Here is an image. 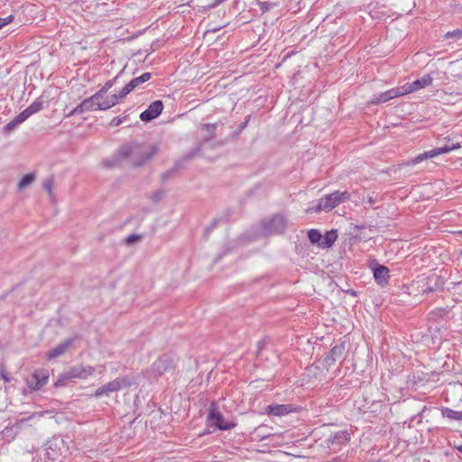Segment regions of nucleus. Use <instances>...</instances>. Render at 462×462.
<instances>
[{
	"label": "nucleus",
	"instance_id": "f257e3e1",
	"mask_svg": "<svg viewBox=\"0 0 462 462\" xmlns=\"http://www.w3.org/2000/svg\"><path fill=\"white\" fill-rule=\"evenodd\" d=\"M158 150L156 144L133 142L121 146L118 154L121 158L127 159L133 166L140 167L150 161Z\"/></svg>",
	"mask_w": 462,
	"mask_h": 462
},
{
	"label": "nucleus",
	"instance_id": "f03ea898",
	"mask_svg": "<svg viewBox=\"0 0 462 462\" xmlns=\"http://www.w3.org/2000/svg\"><path fill=\"white\" fill-rule=\"evenodd\" d=\"M350 199V193L347 191H339L336 190L333 193L327 194L321 199H319L318 205L315 208H311L307 209V212L310 213L311 211L320 212L326 211L328 212L335 208L339 204L347 201Z\"/></svg>",
	"mask_w": 462,
	"mask_h": 462
},
{
	"label": "nucleus",
	"instance_id": "7ed1b4c3",
	"mask_svg": "<svg viewBox=\"0 0 462 462\" xmlns=\"http://www.w3.org/2000/svg\"><path fill=\"white\" fill-rule=\"evenodd\" d=\"M207 424L208 427H214L219 430H229L236 426L234 420H226L225 419L223 414L217 410L215 402L210 403L207 416Z\"/></svg>",
	"mask_w": 462,
	"mask_h": 462
},
{
	"label": "nucleus",
	"instance_id": "20e7f679",
	"mask_svg": "<svg viewBox=\"0 0 462 462\" xmlns=\"http://www.w3.org/2000/svg\"><path fill=\"white\" fill-rule=\"evenodd\" d=\"M262 226L268 235L282 234L286 229L287 220L282 215L276 214L269 219L263 220Z\"/></svg>",
	"mask_w": 462,
	"mask_h": 462
},
{
	"label": "nucleus",
	"instance_id": "39448f33",
	"mask_svg": "<svg viewBox=\"0 0 462 462\" xmlns=\"http://www.w3.org/2000/svg\"><path fill=\"white\" fill-rule=\"evenodd\" d=\"M368 267L373 271L374 278L376 283L382 287L389 282V268L385 265L380 264L374 258L368 260Z\"/></svg>",
	"mask_w": 462,
	"mask_h": 462
},
{
	"label": "nucleus",
	"instance_id": "423d86ee",
	"mask_svg": "<svg viewBox=\"0 0 462 462\" xmlns=\"http://www.w3.org/2000/svg\"><path fill=\"white\" fill-rule=\"evenodd\" d=\"M459 144L444 145L439 148H435L430 151H426L414 157L411 161L407 162V165L418 164L425 160L432 159L443 153H448L455 149L459 148Z\"/></svg>",
	"mask_w": 462,
	"mask_h": 462
},
{
	"label": "nucleus",
	"instance_id": "0eeeda50",
	"mask_svg": "<svg viewBox=\"0 0 462 462\" xmlns=\"http://www.w3.org/2000/svg\"><path fill=\"white\" fill-rule=\"evenodd\" d=\"M445 283L446 281L442 276L431 273L422 281L421 290L424 294L443 291Z\"/></svg>",
	"mask_w": 462,
	"mask_h": 462
},
{
	"label": "nucleus",
	"instance_id": "6e6552de",
	"mask_svg": "<svg viewBox=\"0 0 462 462\" xmlns=\"http://www.w3.org/2000/svg\"><path fill=\"white\" fill-rule=\"evenodd\" d=\"M49 380L47 370H36L28 379L27 385L30 389L37 391L42 388Z\"/></svg>",
	"mask_w": 462,
	"mask_h": 462
},
{
	"label": "nucleus",
	"instance_id": "1a4fd4ad",
	"mask_svg": "<svg viewBox=\"0 0 462 462\" xmlns=\"http://www.w3.org/2000/svg\"><path fill=\"white\" fill-rule=\"evenodd\" d=\"M350 440V434L347 430H339L329 435L326 439L329 448L337 449L346 445Z\"/></svg>",
	"mask_w": 462,
	"mask_h": 462
},
{
	"label": "nucleus",
	"instance_id": "9d476101",
	"mask_svg": "<svg viewBox=\"0 0 462 462\" xmlns=\"http://www.w3.org/2000/svg\"><path fill=\"white\" fill-rule=\"evenodd\" d=\"M163 109V103L161 100H156L151 103L147 109L140 115V119L143 122H150L158 117Z\"/></svg>",
	"mask_w": 462,
	"mask_h": 462
},
{
	"label": "nucleus",
	"instance_id": "9b49d317",
	"mask_svg": "<svg viewBox=\"0 0 462 462\" xmlns=\"http://www.w3.org/2000/svg\"><path fill=\"white\" fill-rule=\"evenodd\" d=\"M173 369L172 360L168 356H162L153 362L152 370L155 376L163 374Z\"/></svg>",
	"mask_w": 462,
	"mask_h": 462
},
{
	"label": "nucleus",
	"instance_id": "f8f14e48",
	"mask_svg": "<svg viewBox=\"0 0 462 462\" xmlns=\"http://www.w3.org/2000/svg\"><path fill=\"white\" fill-rule=\"evenodd\" d=\"M152 75L150 72L143 73L141 76L136 77L130 80L121 90V97H126L134 89L145 83L151 79Z\"/></svg>",
	"mask_w": 462,
	"mask_h": 462
},
{
	"label": "nucleus",
	"instance_id": "ddd939ff",
	"mask_svg": "<svg viewBox=\"0 0 462 462\" xmlns=\"http://www.w3.org/2000/svg\"><path fill=\"white\" fill-rule=\"evenodd\" d=\"M345 350V342H341L340 344L334 346L329 351V353L327 355V356L324 358V365L327 366H331L332 365H334L337 360L340 359L343 356Z\"/></svg>",
	"mask_w": 462,
	"mask_h": 462
},
{
	"label": "nucleus",
	"instance_id": "4468645a",
	"mask_svg": "<svg viewBox=\"0 0 462 462\" xmlns=\"http://www.w3.org/2000/svg\"><path fill=\"white\" fill-rule=\"evenodd\" d=\"M101 99H103L97 93H95L90 97L84 99L79 105L80 108H82L83 113L97 111V110H104L100 107L99 104H102Z\"/></svg>",
	"mask_w": 462,
	"mask_h": 462
},
{
	"label": "nucleus",
	"instance_id": "2eb2a0df",
	"mask_svg": "<svg viewBox=\"0 0 462 462\" xmlns=\"http://www.w3.org/2000/svg\"><path fill=\"white\" fill-rule=\"evenodd\" d=\"M74 342L73 338L66 339L65 341L60 343L55 347L51 348L46 353V358L48 360H52L59 356H61L66 353V351L72 346Z\"/></svg>",
	"mask_w": 462,
	"mask_h": 462
},
{
	"label": "nucleus",
	"instance_id": "dca6fc26",
	"mask_svg": "<svg viewBox=\"0 0 462 462\" xmlns=\"http://www.w3.org/2000/svg\"><path fill=\"white\" fill-rule=\"evenodd\" d=\"M107 393L118 392L119 390L131 385V382L126 377H117L115 380L104 384Z\"/></svg>",
	"mask_w": 462,
	"mask_h": 462
},
{
	"label": "nucleus",
	"instance_id": "f3484780",
	"mask_svg": "<svg viewBox=\"0 0 462 462\" xmlns=\"http://www.w3.org/2000/svg\"><path fill=\"white\" fill-rule=\"evenodd\" d=\"M30 116H31L28 114V112L24 109L14 119H12L8 124L5 125V130L7 133L14 131L20 124L23 123Z\"/></svg>",
	"mask_w": 462,
	"mask_h": 462
},
{
	"label": "nucleus",
	"instance_id": "a211bd4d",
	"mask_svg": "<svg viewBox=\"0 0 462 462\" xmlns=\"http://www.w3.org/2000/svg\"><path fill=\"white\" fill-rule=\"evenodd\" d=\"M266 411L268 414L273 416H282L290 413L291 411V405L288 404H275L267 406Z\"/></svg>",
	"mask_w": 462,
	"mask_h": 462
},
{
	"label": "nucleus",
	"instance_id": "6ab92c4d",
	"mask_svg": "<svg viewBox=\"0 0 462 462\" xmlns=\"http://www.w3.org/2000/svg\"><path fill=\"white\" fill-rule=\"evenodd\" d=\"M337 238V231L331 229L326 232L325 236H322L320 248L327 249L331 247Z\"/></svg>",
	"mask_w": 462,
	"mask_h": 462
},
{
	"label": "nucleus",
	"instance_id": "aec40b11",
	"mask_svg": "<svg viewBox=\"0 0 462 462\" xmlns=\"http://www.w3.org/2000/svg\"><path fill=\"white\" fill-rule=\"evenodd\" d=\"M125 97H121V91L118 95H112L110 97H105L101 99L102 104H99L100 107L104 110H107L116 105L119 99L124 98Z\"/></svg>",
	"mask_w": 462,
	"mask_h": 462
},
{
	"label": "nucleus",
	"instance_id": "412c9836",
	"mask_svg": "<svg viewBox=\"0 0 462 462\" xmlns=\"http://www.w3.org/2000/svg\"><path fill=\"white\" fill-rule=\"evenodd\" d=\"M433 79L430 74H425L421 79H416L411 83L414 92L430 86L432 84Z\"/></svg>",
	"mask_w": 462,
	"mask_h": 462
},
{
	"label": "nucleus",
	"instance_id": "4be33fe9",
	"mask_svg": "<svg viewBox=\"0 0 462 462\" xmlns=\"http://www.w3.org/2000/svg\"><path fill=\"white\" fill-rule=\"evenodd\" d=\"M441 414L443 417H446L449 420H462V411H454L448 407H443L441 409Z\"/></svg>",
	"mask_w": 462,
	"mask_h": 462
},
{
	"label": "nucleus",
	"instance_id": "5701e85b",
	"mask_svg": "<svg viewBox=\"0 0 462 462\" xmlns=\"http://www.w3.org/2000/svg\"><path fill=\"white\" fill-rule=\"evenodd\" d=\"M43 109V100L42 97L36 98L25 110L30 116Z\"/></svg>",
	"mask_w": 462,
	"mask_h": 462
},
{
	"label": "nucleus",
	"instance_id": "b1692460",
	"mask_svg": "<svg viewBox=\"0 0 462 462\" xmlns=\"http://www.w3.org/2000/svg\"><path fill=\"white\" fill-rule=\"evenodd\" d=\"M83 366L81 365H75L71 366L67 372V377L70 379L73 378H85V374H82Z\"/></svg>",
	"mask_w": 462,
	"mask_h": 462
},
{
	"label": "nucleus",
	"instance_id": "393cba45",
	"mask_svg": "<svg viewBox=\"0 0 462 462\" xmlns=\"http://www.w3.org/2000/svg\"><path fill=\"white\" fill-rule=\"evenodd\" d=\"M308 238L313 245H318L320 247L322 235L318 229H310L308 232Z\"/></svg>",
	"mask_w": 462,
	"mask_h": 462
},
{
	"label": "nucleus",
	"instance_id": "a878e982",
	"mask_svg": "<svg viewBox=\"0 0 462 462\" xmlns=\"http://www.w3.org/2000/svg\"><path fill=\"white\" fill-rule=\"evenodd\" d=\"M35 180V174L34 173H28L25 174L21 180L18 183V189H23L26 187H28L31 183H32Z\"/></svg>",
	"mask_w": 462,
	"mask_h": 462
},
{
	"label": "nucleus",
	"instance_id": "bb28decb",
	"mask_svg": "<svg viewBox=\"0 0 462 462\" xmlns=\"http://www.w3.org/2000/svg\"><path fill=\"white\" fill-rule=\"evenodd\" d=\"M119 74L116 76L114 79L106 81L104 86L97 92L102 98L107 93V91L114 86L116 80L117 79Z\"/></svg>",
	"mask_w": 462,
	"mask_h": 462
},
{
	"label": "nucleus",
	"instance_id": "cd10ccee",
	"mask_svg": "<svg viewBox=\"0 0 462 462\" xmlns=\"http://www.w3.org/2000/svg\"><path fill=\"white\" fill-rule=\"evenodd\" d=\"M180 164L175 163L174 167L172 169H170L161 175V179L162 181H166L173 177L174 173L180 169Z\"/></svg>",
	"mask_w": 462,
	"mask_h": 462
},
{
	"label": "nucleus",
	"instance_id": "c85d7f7f",
	"mask_svg": "<svg viewBox=\"0 0 462 462\" xmlns=\"http://www.w3.org/2000/svg\"><path fill=\"white\" fill-rule=\"evenodd\" d=\"M391 100L390 97H388V94L387 92H383L377 96H374L373 99L370 101L371 104H374V105H377V104H381V103H384L386 101H389Z\"/></svg>",
	"mask_w": 462,
	"mask_h": 462
},
{
	"label": "nucleus",
	"instance_id": "c756f323",
	"mask_svg": "<svg viewBox=\"0 0 462 462\" xmlns=\"http://www.w3.org/2000/svg\"><path fill=\"white\" fill-rule=\"evenodd\" d=\"M445 39H454L455 41H458L462 39V30L457 29L452 32H448L444 35Z\"/></svg>",
	"mask_w": 462,
	"mask_h": 462
},
{
	"label": "nucleus",
	"instance_id": "7c9ffc66",
	"mask_svg": "<svg viewBox=\"0 0 462 462\" xmlns=\"http://www.w3.org/2000/svg\"><path fill=\"white\" fill-rule=\"evenodd\" d=\"M53 184L54 181L52 178H48L43 182V189L48 192L50 196H51Z\"/></svg>",
	"mask_w": 462,
	"mask_h": 462
},
{
	"label": "nucleus",
	"instance_id": "2f4dec72",
	"mask_svg": "<svg viewBox=\"0 0 462 462\" xmlns=\"http://www.w3.org/2000/svg\"><path fill=\"white\" fill-rule=\"evenodd\" d=\"M69 380V377H67V374L64 373L62 374L59 378L58 380L55 382L54 383V386L55 387H61V386H65L68 383V381Z\"/></svg>",
	"mask_w": 462,
	"mask_h": 462
},
{
	"label": "nucleus",
	"instance_id": "473e14b6",
	"mask_svg": "<svg viewBox=\"0 0 462 462\" xmlns=\"http://www.w3.org/2000/svg\"><path fill=\"white\" fill-rule=\"evenodd\" d=\"M399 91L401 96L414 92L411 83H406L401 88H399Z\"/></svg>",
	"mask_w": 462,
	"mask_h": 462
},
{
	"label": "nucleus",
	"instance_id": "72a5a7b5",
	"mask_svg": "<svg viewBox=\"0 0 462 462\" xmlns=\"http://www.w3.org/2000/svg\"><path fill=\"white\" fill-rule=\"evenodd\" d=\"M274 5H275L273 3H271V2H260L259 3L260 9L263 13L269 11Z\"/></svg>",
	"mask_w": 462,
	"mask_h": 462
},
{
	"label": "nucleus",
	"instance_id": "f704fd0d",
	"mask_svg": "<svg viewBox=\"0 0 462 462\" xmlns=\"http://www.w3.org/2000/svg\"><path fill=\"white\" fill-rule=\"evenodd\" d=\"M96 398H98L102 395H106L108 396L109 394L107 393L106 390V387L105 385H102L101 387L97 388L94 394H93Z\"/></svg>",
	"mask_w": 462,
	"mask_h": 462
},
{
	"label": "nucleus",
	"instance_id": "c9c22d12",
	"mask_svg": "<svg viewBox=\"0 0 462 462\" xmlns=\"http://www.w3.org/2000/svg\"><path fill=\"white\" fill-rule=\"evenodd\" d=\"M96 398H98L102 395H106L108 396L109 394L107 393L106 390V387L105 385H102L101 387L97 388L94 394H93Z\"/></svg>",
	"mask_w": 462,
	"mask_h": 462
},
{
	"label": "nucleus",
	"instance_id": "e433bc0d",
	"mask_svg": "<svg viewBox=\"0 0 462 462\" xmlns=\"http://www.w3.org/2000/svg\"><path fill=\"white\" fill-rule=\"evenodd\" d=\"M390 99L400 97L399 88H393L386 91Z\"/></svg>",
	"mask_w": 462,
	"mask_h": 462
},
{
	"label": "nucleus",
	"instance_id": "4c0bfd02",
	"mask_svg": "<svg viewBox=\"0 0 462 462\" xmlns=\"http://www.w3.org/2000/svg\"><path fill=\"white\" fill-rule=\"evenodd\" d=\"M13 20H14V16L12 14H10L5 18L0 17V29H2L6 24L10 23Z\"/></svg>",
	"mask_w": 462,
	"mask_h": 462
},
{
	"label": "nucleus",
	"instance_id": "58836bf2",
	"mask_svg": "<svg viewBox=\"0 0 462 462\" xmlns=\"http://www.w3.org/2000/svg\"><path fill=\"white\" fill-rule=\"evenodd\" d=\"M95 372V368L92 366H83L82 374H85V378H87L88 375L93 374Z\"/></svg>",
	"mask_w": 462,
	"mask_h": 462
},
{
	"label": "nucleus",
	"instance_id": "ea45409f",
	"mask_svg": "<svg viewBox=\"0 0 462 462\" xmlns=\"http://www.w3.org/2000/svg\"><path fill=\"white\" fill-rule=\"evenodd\" d=\"M77 114H83L82 108H80V105L77 106L74 109H72L67 115V116L69 117V116H72L77 115Z\"/></svg>",
	"mask_w": 462,
	"mask_h": 462
},
{
	"label": "nucleus",
	"instance_id": "a19ab883",
	"mask_svg": "<svg viewBox=\"0 0 462 462\" xmlns=\"http://www.w3.org/2000/svg\"><path fill=\"white\" fill-rule=\"evenodd\" d=\"M125 117H124V118H121V117H114V118L111 120V122H110V125H111V126H117V125H119L120 124H122V123H123V121H124V119H125Z\"/></svg>",
	"mask_w": 462,
	"mask_h": 462
},
{
	"label": "nucleus",
	"instance_id": "79ce46f5",
	"mask_svg": "<svg viewBox=\"0 0 462 462\" xmlns=\"http://www.w3.org/2000/svg\"><path fill=\"white\" fill-rule=\"evenodd\" d=\"M140 238L137 235H130L125 238V242L130 245Z\"/></svg>",
	"mask_w": 462,
	"mask_h": 462
},
{
	"label": "nucleus",
	"instance_id": "37998d69",
	"mask_svg": "<svg viewBox=\"0 0 462 462\" xmlns=\"http://www.w3.org/2000/svg\"><path fill=\"white\" fill-rule=\"evenodd\" d=\"M217 222H218V220H217V219H215V220L210 224V226H207V227L205 228V233H206L207 235H208V234H209V232H210L211 230H213V229L217 226Z\"/></svg>",
	"mask_w": 462,
	"mask_h": 462
},
{
	"label": "nucleus",
	"instance_id": "c03bdc74",
	"mask_svg": "<svg viewBox=\"0 0 462 462\" xmlns=\"http://www.w3.org/2000/svg\"><path fill=\"white\" fill-rule=\"evenodd\" d=\"M265 345H266L265 339H262L257 343V355L258 356H259L260 351L265 347Z\"/></svg>",
	"mask_w": 462,
	"mask_h": 462
},
{
	"label": "nucleus",
	"instance_id": "a18cd8bd",
	"mask_svg": "<svg viewBox=\"0 0 462 462\" xmlns=\"http://www.w3.org/2000/svg\"><path fill=\"white\" fill-rule=\"evenodd\" d=\"M0 376L6 383H9L11 381V377L5 373L4 369L0 371Z\"/></svg>",
	"mask_w": 462,
	"mask_h": 462
},
{
	"label": "nucleus",
	"instance_id": "49530a36",
	"mask_svg": "<svg viewBox=\"0 0 462 462\" xmlns=\"http://www.w3.org/2000/svg\"><path fill=\"white\" fill-rule=\"evenodd\" d=\"M162 196H163V192L161 190H158V191L154 192L153 199L155 201H159L162 198Z\"/></svg>",
	"mask_w": 462,
	"mask_h": 462
},
{
	"label": "nucleus",
	"instance_id": "de8ad7c7",
	"mask_svg": "<svg viewBox=\"0 0 462 462\" xmlns=\"http://www.w3.org/2000/svg\"><path fill=\"white\" fill-rule=\"evenodd\" d=\"M205 127L208 129V130H212L215 128V125H210V124H207L205 125Z\"/></svg>",
	"mask_w": 462,
	"mask_h": 462
},
{
	"label": "nucleus",
	"instance_id": "09e8293b",
	"mask_svg": "<svg viewBox=\"0 0 462 462\" xmlns=\"http://www.w3.org/2000/svg\"><path fill=\"white\" fill-rule=\"evenodd\" d=\"M367 202H368L371 206H373V205L374 204V199L372 197H369V198H368Z\"/></svg>",
	"mask_w": 462,
	"mask_h": 462
},
{
	"label": "nucleus",
	"instance_id": "8fccbe9b",
	"mask_svg": "<svg viewBox=\"0 0 462 462\" xmlns=\"http://www.w3.org/2000/svg\"><path fill=\"white\" fill-rule=\"evenodd\" d=\"M347 293H348V294H350V295H352V296H356V291H354V290H348V291H347Z\"/></svg>",
	"mask_w": 462,
	"mask_h": 462
},
{
	"label": "nucleus",
	"instance_id": "3c124183",
	"mask_svg": "<svg viewBox=\"0 0 462 462\" xmlns=\"http://www.w3.org/2000/svg\"><path fill=\"white\" fill-rule=\"evenodd\" d=\"M457 449L458 450V452H460L462 454V445L457 446Z\"/></svg>",
	"mask_w": 462,
	"mask_h": 462
},
{
	"label": "nucleus",
	"instance_id": "603ef678",
	"mask_svg": "<svg viewBox=\"0 0 462 462\" xmlns=\"http://www.w3.org/2000/svg\"><path fill=\"white\" fill-rule=\"evenodd\" d=\"M460 233L462 234V231Z\"/></svg>",
	"mask_w": 462,
	"mask_h": 462
}]
</instances>
